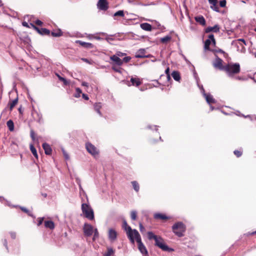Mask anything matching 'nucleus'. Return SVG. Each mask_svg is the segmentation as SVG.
<instances>
[{"label":"nucleus","mask_w":256,"mask_h":256,"mask_svg":"<svg viewBox=\"0 0 256 256\" xmlns=\"http://www.w3.org/2000/svg\"><path fill=\"white\" fill-rule=\"evenodd\" d=\"M30 137L32 138V139L33 140H36V134L34 132V131L33 130H30Z\"/></svg>","instance_id":"c03bdc74"},{"label":"nucleus","mask_w":256,"mask_h":256,"mask_svg":"<svg viewBox=\"0 0 256 256\" xmlns=\"http://www.w3.org/2000/svg\"><path fill=\"white\" fill-rule=\"evenodd\" d=\"M114 16H120L121 17H124V12L122 10H120L114 13Z\"/></svg>","instance_id":"58836bf2"},{"label":"nucleus","mask_w":256,"mask_h":256,"mask_svg":"<svg viewBox=\"0 0 256 256\" xmlns=\"http://www.w3.org/2000/svg\"><path fill=\"white\" fill-rule=\"evenodd\" d=\"M139 225H140V231L142 232H144L145 230V228H144V226H142V224L141 222H140Z\"/></svg>","instance_id":"603ef678"},{"label":"nucleus","mask_w":256,"mask_h":256,"mask_svg":"<svg viewBox=\"0 0 256 256\" xmlns=\"http://www.w3.org/2000/svg\"><path fill=\"white\" fill-rule=\"evenodd\" d=\"M141 28L146 31H151L152 30V26L151 24L148 23H143L140 24Z\"/></svg>","instance_id":"393cba45"},{"label":"nucleus","mask_w":256,"mask_h":256,"mask_svg":"<svg viewBox=\"0 0 256 256\" xmlns=\"http://www.w3.org/2000/svg\"><path fill=\"white\" fill-rule=\"evenodd\" d=\"M216 58L213 62V66L220 70H224V66L222 65L223 60L220 58H218L217 55H216Z\"/></svg>","instance_id":"9d476101"},{"label":"nucleus","mask_w":256,"mask_h":256,"mask_svg":"<svg viewBox=\"0 0 256 256\" xmlns=\"http://www.w3.org/2000/svg\"><path fill=\"white\" fill-rule=\"evenodd\" d=\"M63 154H64V156L66 160H68L69 158V156H68V154H66V152L64 150H63Z\"/></svg>","instance_id":"4d7b16f0"},{"label":"nucleus","mask_w":256,"mask_h":256,"mask_svg":"<svg viewBox=\"0 0 256 256\" xmlns=\"http://www.w3.org/2000/svg\"><path fill=\"white\" fill-rule=\"evenodd\" d=\"M166 78H167L168 80V81L171 80L170 74L166 75Z\"/></svg>","instance_id":"0e129e2a"},{"label":"nucleus","mask_w":256,"mask_h":256,"mask_svg":"<svg viewBox=\"0 0 256 256\" xmlns=\"http://www.w3.org/2000/svg\"><path fill=\"white\" fill-rule=\"evenodd\" d=\"M82 210L85 217L90 220L94 219V212L92 209L86 204H82Z\"/></svg>","instance_id":"20e7f679"},{"label":"nucleus","mask_w":256,"mask_h":256,"mask_svg":"<svg viewBox=\"0 0 256 256\" xmlns=\"http://www.w3.org/2000/svg\"><path fill=\"white\" fill-rule=\"evenodd\" d=\"M3 244H4V245L5 246V247L8 250V242H7L6 240L4 239V240H3Z\"/></svg>","instance_id":"6e6d98bb"},{"label":"nucleus","mask_w":256,"mask_h":256,"mask_svg":"<svg viewBox=\"0 0 256 256\" xmlns=\"http://www.w3.org/2000/svg\"><path fill=\"white\" fill-rule=\"evenodd\" d=\"M30 151H31L32 153L34 156L36 158H38V154H37V152H36V148H34V146L32 144H31L30 145Z\"/></svg>","instance_id":"2f4dec72"},{"label":"nucleus","mask_w":256,"mask_h":256,"mask_svg":"<svg viewBox=\"0 0 256 256\" xmlns=\"http://www.w3.org/2000/svg\"><path fill=\"white\" fill-rule=\"evenodd\" d=\"M117 237V232L113 229H110L108 230V238L111 241H114Z\"/></svg>","instance_id":"dca6fc26"},{"label":"nucleus","mask_w":256,"mask_h":256,"mask_svg":"<svg viewBox=\"0 0 256 256\" xmlns=\"http://www.w3.org/2000/svg\"><path fill=\"white\" fill-rule=\"evenodd\" d=\"M208 38H210L212 40L211 44H212L214 46H216V39L214 38V35L213 34H210V35H208Z\"/></svg>","instance_id":"c9c22d12"},{"label":"nucleus","mask_w":256,"mask_h":256,"mask_svg":"<svg viewBox=\"0 0 256 256\" xmlns=\"http://www.w3.org/2000/svg\"><path fill=\"white\" fill-rule=\"evenodd\" d=\"M120 54H118V56H123L124 54H125L121 53V52H120Z\"/></svg>","instance_id":"338daca9"},{"label":"nucleus","mask_w":256,"mask_h":256,"mask_svg":"<svg viewBox=\"0 0 256 256\" xmlns=\"http://www.w3.org/2000/svg\"><path fill=\"white\" fill-rule=\"evenodd\" d=\"M93 232H94V234L92 240L94 241L98 238L99 234L97 228L94 229Z\"/></svg>","instance_id":"e433bc0d"},{"label":"nucleus","mask_w":256,"mask_h":256,"mask_svg":"<svg viewBox=\"0 0 256 256\" xmlns=\"http://www.w3.org/2000/svg\"><path fill=\"white\" fill-rule=\"evenodd\" d=\"M30 25L34 30L41 35H50V30L46 28H38L34 24L32 23L30 24Z\"/></svg>","instance_id":"9b49d317"},{"label":"nucleus","mask_w":256,"mask_h":256,"mask_svg":"<svg viewBox=\"0 0 256 256\" xmlns=\"http://www.w3.org/2000/svg\"><path fill=\"white\" fill-rule=\"evenodd\" d=\"M145 50L144 49L140 50L136 54V58H148V56L144 55Z\"/></svg>","instance_id":"a878e982"},{"label":"nucleus","mask_w":256,"mask_h":256,"mask_svg":"<svg viewBox=\"0 0 256 256\" xmlns=\"http://www.w3.org/2000/svg\"><path fill=\"white\" fill-rule=\"evenodd\" d=\"M76 93L74 94V96L76 98L80 97V94L82 92L80 88H76Z\"/></svg>","instance_id":"ea45409f"},{"label":"nucleus","mask_w":256,"mask_h":256,"mask_svg":"<svg viewBox=\"0 0 256 256\" xmlns=\"http://www.w3.org/2000/svg\"><path fill=\"white\" fill-rule=\"evenodd\" d=\"M195 20L202 26L206 24V21L202 16H198L194 18Z\"/></svg>","instance_id":"aec40b11"},{"label":"nucleus","mask_w":256,"mask_h":256,"mask_svg":"<svg viewBox=\"0 0 256 256\" xmlns=\"http://www.w3.org/2000/svg\"><path fill=\"white\" fill-rule=\"evenodd\" d=\"M154 217L156 220H160L164 222H166L170 218V216L162 213H156L154 214Z\"/></svg>","instance_id":"ddd939ff"},{"label":"nucleus","mask_w":256,"mask_h":256,"mask_svg":"<svg viewBox=\"0 0 256 256\" xmlns=\"http://www.w3.org/2000/svg\"><path fill=\"white\" fill-rule=\"evenodd\" d=\"M171 39V37L169 36H166L160 38V42L163 44H166L169 42Z\"/></svg>","instance_id":"f704fd0d"},{"label":"nucleus","mask_w":256,"mask_h":256,"mask_svg":"<svg viewBox=\"0 0 256 256\" xmlns=\"http://www.w3.org/2000/svg\"><path fill=\"white\" fill-rule=\"evenodd\" d=\"M233 44H234L238 49H239V45H240L241 49L240 52H244L246 50V48H244V45H246V41L243 38L238 39L232 42V43Z\"/></svg>","instance_id":"1a4fd4ad"},{"label":"nucleus","mask_w":256,"mask_h":256,"mask_svg":"<svg viewBox=\"0 0 256 256\" xmlns=\"http://www.w3.org/2000/svg\"><path fill=\"white\" fill-rule=\"evenodd\" d=\"M82 86H86V87H88V83L86 82H82Z\"/></svg>","instance_id":"680f3d73"},{"label":"nucleus","mask_w":256,"mask_h":256,"mask_svg":"<svg viewBox=\"0 0 256 256\" xmlns=\"http://www.w3.org/2000/svg\"><path fill=\"white\" fill-rule=\"evenodd\" d=\"M130 82H132V85L135 86H138L142 83L140 80L138 78H131Z\"/></svg>","instance_id":"a211bd4d"},{"label":"nucleus","mask_w":256,"mask_h":256,"mask_svg":"<svg viewBox=\"0 0 256 256\" xmlns=\"http://www.w3.org/2000/svg\"><path fill=\"white\" fill-rule=\"evenodd\" d=\"M18 110L20 112V114H22V106H20L18 109Z\"/></svg>","instance_id":"e2e57ef3"},{"label":"nucleus","mask_w":256,"mask_h":256,"mask_svg":"<svg viewBox=\"0 0 256 256\" xmlns=\"http://www.w3.org/2000/svg\"><path fill=\"white\" fill-rule=\"evenodd\" d=\"M147 235L148 240H154L156 246L163 250H168V247L164 244V240L160 236L155 235L152 232H148Z\"/></svg>","instance_id":"f257e3e1"},{"label":"nucleus","mask_w":256,"mask_h":256,"mask_svg":"<svg viewBox=\"0 0 256 256\" xmlns=\"http://www.w3.org/2000/svg\"><path fill=\"white\" fill-rule=\"evenodd\" d=\"M130 217L132 220H135L137 218V212L135 210H132L130 213Z\"/></svg>","instance_id":"4c0bfd02"},{"label":"nucleus","mask_w":256,"mask_h":256,"mask_svg":"<svg viewBox=\"0 0 256 256\" xmlns=\"http://www.w3.org/2000/svg\"><path fill=\"white\" fill-rule=\"evenodd\" d=\"M77 44H78L86 48H92L94 47V45L90 42H82L81 40H78L76 41Z\"/></svg>","instance_id":"f3484780"},{"label":"nucleus","mask_w":256,"mask_h":256,"mask_svg":"<svg viewBox=\"0 0 256 256\" xmlns=\"http://www.w3.org/2000/svg\"><path fill=\"white\" fill-rule=\"evenodd\" d=\"M114 250L111 248H107V252L104 254V256H112L114 254Z\"/></svg>","instance_id":"473e14b6"},{"label":"nucleus","mask_w":256,"mask_h":256,"mask_svg":"<svg viewBox=\"0 0 256 256\" xmlns=\"http://www.w3.org/2000/svg\"><path fill=\"white\" fill-rule=\"evenodd\" d=\"M120 54H118V56H123L124 54H125L121 53V52H120Z\"/></svg>","instance_id":"774afa93"},{"label":"nucleus","mask_w":256,"mask_h":256,"mask_svg":"<svg viewBox=\"0 0 256 256\" xmlns=\"http://www.w3.org/2000/svg\"><path fill=\"white\" fill-rule=\"evenodd\" d=\"M204 96L207 102L209 104H215L216 102V100L210 94H205Z\"/></svg>","instance_id":"5701e85b"},{"label":"nucleus","mask_w":256,"mask_h":256,"mask_svg":"<svg viewBox=\"0 0 256 256\" xmlns=\"http://www.w3.org/2000/svg\"><path fill=\"white\" fill-rule=\"evenodd\" d=\"M234 153L238 158L240 157L242 155V151H241L240 150H235L234 152Z\"/></svg>","instance_id":"a19ab883"},{"label":"nucleus","mask_w":256,"mask_h":256,"mask_svg":"<svg viewBox=\"0 0 256 256\" xmlns=\"http://www.w3.org/2000/svg\"><path fill=\"white\" fill-rule=\"evenodd\" d=\"M172 78H174V79L175 80L178 81V82H180V80L181 78L180 74L178 71L172 72Z\"/></svg>","instance_id":"bb28decb"},{"label":"nucleus","mask_w":256,"mask_h":256,"mask_svg":"<svg viewBox=\"0 0 256 256\" xmlns=\"http://www.w3.org/2000/svg\"><path fill=\"white\" fill-rule=\"evenodd\" d=\"M6 125L10 132H12L14 130V124L12 120H8L6 122Z\"/></svg>","instance_id":"c85d7f7f"},{"label":"nucleus","mask_w":256,"mask_h":256,"mask_svg":"<svg viewBox=\"0 0 256 256\" xmlns=\"http://www.w3.org/2000/svg\"><path fill=\"white\" fill-rule=\"evenodd\" d=\"M82 98H83L84 100H88V98H88V95H86V94H82Z\"/></svg>","instance_id":"13d9d810"},{"label":"nucleus","mask_w":256,"mask_h":256,"mask_svg":"<svg viewBox=\"0 0 256 256\" xmlns=\"http://www.w3.org/2000/svg\"><path fill=\"white\" fill-rule=\"evenodd\" d=\"M51 35L54 37H60L62 36V32L60 30L58 29L56 32H52Z\"/></svg>","instance_id":"c756f323"},{"label":"nucleus","mask_w":256,"mask_h":256,"mask_svg":"<svg viewBox=\"0 0 256 256\" xmlns=\"http://www.w3.org/2000/svg\"><path fill=\"white\" fill-rule=\"evenodd\" d=\"M134 241L136 240L138 243V248L140 252L146 256L148 254V250L142 242L141 236L137 230L134 231Z\"/></svg>","instance_id":"7ed1b4c3"},{"label":"nucleus","mask_w":256,"mask_h":256,"mask_svg":"<svg viewBox=\"0 0 256 256\" xmlns=\"http://www.w3.org/2000/svg\"><path fill=\"white\" fill-rule=\"evenodd\" d=\"M112 69L116 72H119V73H120L121 72H120V68H118L117 67L116 65L114 64H112Z\"/></svg>","instance_id":"79ce46f5"},{"label":"nucleus","mask_w":256,"mask_h":256,"mask_svg":"<svg viewBox=\"0 0 256 256\" xmlns=\"http://www.w3.org/2000/svg\"><path fill=\"white\" fill-rule=\"evenodd\" d=\"M10 234L11 238L12 239H15L16 238V232H12L10 233Z\"/></svg>","instance_id":"864d4df0"},{"label":"nucleus","mask_w":256,"mask_h":256,"mask_svg":"<svg viewBox=\"0 0 256 256\" xmlns=\"http://www.w3.org/2000/svg\"><path fill=\"white\" fill-rule=\"evenodd\" d=\"M42 146L46 154L50 155L52 154V150L48 144L44 142L42 144Z\"/></svg>","instance_id":"412c9836"},{"label":"nucleus","mask_w":256,"mask_h":256,"mask_svg":"<svg viewBox=\"0 0 256 256\" xmlns=\"http://www.w3.org/2000/svg\"><path fill=\"white\" fill-rule=\"evenodd\" d=\"M132 185L134 189L136 192H138L140 190L139 184L136 181H132Z\"/></svg>","instance_id":"72a5a7b5"},{"label":"nucleus","mask_w":256,"mask_h":256,"mask_svg":"<svg viewBox=\"0 0 256 256\" xmlns=\"http://www.w3.org/2000/svg\"><path fill=\"white\" fill-rule=\"evenodd\" d=\"M57 76L59 79L60 80L61 82H62L65 84H68V82L66 81V78L60 76V75L58 74H57Z\"/></svg>","instance_id":"37998d69"},{"label":"nucleus","mask_w":256,"mask_h":256,"mask_svg":"<svg viewBox=\"0 0 256 256\" xmlns=\"http://www.w3.org/2000/svg\"><path fill=\"white\" fill-rule=\"evenodd\" d=\"M255 234H256V230L254 232H248L246 233V234L247 236H254Z\"/></svg>","instance_id":"5fc2aeb1"},{"label":"nucleus","mask_w":256,"mask_h":256,"mask_svg":"<svg viewBox=\"0 0 256 256\" xmlns=\"http://www.w3.org/2000/svg\"><path fill=\"white\" fill-rule=\"evenodd\" d=\"M226 0H222L220 2V5L221 7L224 8L226 6Z\"/></svg>","instance_id":"09e8293b"},{"label":"nucleus","mask_w":256,"mask_h":256,"mask_svg":"<svg viewBox=\"0 0 256 256\" xmlns=\"http://www.w3.org/2000/svg\"><path fill=\"white\" fill-rule=\"evenodd\" d=\"M35 24L38 26H41L43 24V22L41 20H37L35 21Z\"/></svg>","instance_id":"3c124183"},{"label":"nucleus","mask_w":256,"mask_h":256,"mask_svg":"<svg viewBox=\"0 0 256 256\" xmlns=\"http://www.w3.org/2000/svg\"><path fill=\"white\" fill-rule=\"evenodd\" d=\"M220 30V27L218 24H216L214 26H208L205 29L206 33H209L210 32H214L216 33L218 32Z\"/></svg>","instance_id":"2eb2a0df"},{"label":"nucleus","mask_w":256,"mask_h":256,"mask_svg":"<svg viewBox=\"0 0 256 256\" xmlns=\"http://www.w3.org/2000/svg\"><path fill=\"white\" fill-rule=\"evenodd\" d=\"M110 60L113 61L114 64H112L117 65L118 66H120L123 64V61L118 56L113 55L110 57Z\"/></svg>","instance_id":"4468645a"},{"label":"nucleus","mask_w":256,"mask_h":256,"mask_svg":"<svg viewBox=\"0 0 256 256\" xmlns=\"http://www.w3.org/2000/svg\"><path fill=\"white\" fill-rule=\"evenodd\" d=\"M131 60V57L130 56H126L124 57L123 60H122L123 61V62H130V60Z\"/></svg>","instance_id":"de8ad7c7"},{"label":"nucleus","mask_w":256,"mask_h":256,"mask_svg":"<svg viewBox=\"0 0 256 256\" xmlns=\"http://www.w3.org/2000/svg\"><path fill=\"white\" fill-rule=\"evenodd\" d=\"M209 3L212 5L210 8L216 12H219V8L217 5L218 0H208Z\"/></svg>","instance_id":"4be33fe9"},{"label":"nucleus","mask_w":256,"mask_h":256,"mask_svg":"<svg viewBox=\"0 0 256 256\" xmlns=\"http://www.w3.org/2000/svg\"><path fill=\"white\" fill-rule=\"evenodd\" d=\"M86 148L90 154L94 157L99 154L98 149L90 142H88L86 144Z\"/></svg>","instance_id":"0eeeda50"},{"label":"nucleus","mask_w":256,"mask_h":256,"mask_svg":"<svg viewBox=\"0 0 256 256\" xmlns=\"http://www.w3.org/2000/svg\"><path fill=\"white\" fill-rule=\"evenodd\" d=\"M22 24V26L28 28H30L28 24L26 22H24Z\"/></svg>","instance_id":"bf43d9fd"},{"label":"nucleus","mask_w":256,"mask_h":256,"mask_svg":"<svg viewBox=\"0 0 256 256\" xmlns=\"http://www.w3.org/2000/svg\"><path fill=\"white\" fill-rule=\"evenodd\" d=\"M224 70L228 74L229 76L232 77L240 72V65L238 63L228 64L224 66Z\"/></svg>","instance_id":"f03ea898"},{"label":"nucleus","mask_w":256,"mask_h":256,"mask_svg":"<svg viewBox=\"0 0 256 256\" xmlns=\"http://www.w3.org/2000/svg\"><path fill=\"white\" fill-rule=\"evenodd\" d=\"M83 232L86 236H90L92 234L94 231L93 226L88 223H85L83 226Z\"/></svg>","instance_id":"6e6552de"},{"label":"nucleus","mask_w":256,"mask_h":256,"mask_svg":"<svg viewBox=\"0 0 256 256\" xmlns=\"http://www.w3.org/2000/svg\"><path fill=\"white\" fill-rule=\"evenodd\" d=\"M20 209H21V210H22V212H26V213L28 214V215H30V210H28L27 208H26L22 207V208H20Z\"/></svg>","instance_id":"8fccbe9b"},{"label":"nucleus","mask_w":256,"mask_h":256,"mask_svg":"<svg viewBox=\"0 0 256 256\" xmlns=\"http://www.w3.org/2000/svg\"><path fill=\"white\" fill-rule=\"evenodd\" d=\"M97 6L100 10H106L108 8V4L106 0H99Z\"/></svg>","instance_id":"f8f14e48"},{"label":"nucleus","mask_w":256,"mask_h":256,"mask_svg":"<svg viewBox=\"0 0 256 256\" xmlns=\"http://www.w3.org/2000/svg\"><path fill=\"white\" fill-rule=\"evenodd\" d=\"M42 196L43 197H44V198H46V196H47V194H46V193H44V194L42 193Z\"/></svg>","instance_id":"69168bd1"},{"label":"nucleus","mask_w":256,"mask_h":256,"mask_svg":"<svg viewBox=\"0 0 256 256\" xmlns=\"http://www.w3.org/2000/svg\"><path fill=\"white\" fill-rule=\"evenodd\" d=\"M102 108V105L100 103H96L94 105V110L100 115L102 116L101 112L100 111V108Z\"/></svg>","instance_id":"7c9ffc66"},{"label":"nucleus","mask_w":256,"mask_h":256,"mask_svg":"<svg viewBox=\"0 0 256 256\" xmlns=\"http://www.w3.org/2000/svg\"><path fill=\"white\" fill-rule=\"evenodd\" d=\"M165 73L166 75L170 74V68L169 67H168L165 70Z\"/></svg>","instance_id":"052dcab7"},{"label":"nucleus","mask_w":256,"mask_h":256,"mask_svg":"<svg viewBox=\"0 0 256 256\" xmlns=\"http://www.w3.org/2000/svg\"><path fill=\"white\" fill-rule=\"evenodd\" d=\"M122 228H124V230L126 231L127 236L130 242L132 244H134V231L136 230H132V228L128 225V224L125 220H124L122 221Z\"/></svg>","instance_id":"423d86ee"},{"label":"nucleus","mask_w":256,"mask_h":256,"mask_svg":"<svg viewBox=\"0 0 256 256\" xmlns=\"http://www.w3.org/2000/svg\"><path fill=\"white\" fill-rule=\"evenodd\" d=\"M44 226L46 228L53 230L54 228V224L52 220H46L44 222Z\"/></svg>","instance_id":"b1692460"},{"label":"nucleus","mask_w":256,"mask_h":256,"mask_svg":"<svg viewBox=\"0 0 256 256\" xmlns=\"http://www.w3.org/2000/svg\"><path fill=\"white\" fill-rule=\"evenodd\" d=\"M44 218H38L37 219V220H38V226H40V225H41L42 222H43V221H44Z\"/></svg>","instance_id":"49530a36"},{"label":"nucleus","mask_w":256,"mask_h":256,"mask_svg":"<svg viewBox=\"0 0 256 256\" xmlns=\"http://www.w3.org/2000/svg\"><path fill=\"white\" fill-rule=\"evenodd\" d=\"M18 103V97H16L15 99L12 100H10L8 106L9 107L10 111L11 112L14 108V107Z\"/></svg>","instance_id":"6ab92c4d"},{"label":"nucleus","mask_w":256,"mask_h":256,"mask_svg":"<svg viewBox=\"0 0 256 256\" xmlns=\"http://www.w3.org/2000/svg\"><path fill=\"white\" fill-rule=\"evenodd\" d=\"M211 52L215 53V52H220V53H221V54H226L225 52L222 50V49H219L218 50H210Z\"/></svg>","instance_id":"a18cd8bd"},{"label":"nucleus","mask_w":256,"mask_h":256,"mask_svg":"<svg viewBox=\"0 0 256 256\" xmlns=\"http://www.w3.org/2000/svg\"><path fill=\"white\" fill-rule=\"evenodd\" d=\"M172 230L178 237H182L184 236V232L186 230V227L182 222H178L174 224Z\"/></svg>","instance_id":"39448f33"},{"label":"nucleus","mask_w":256,"mask_h":256,"mask_svg":"<svg viewBox=\"0 0 256 256\" xmlns=\"http://www.w3.org/2000/svg\"><path fill=\"white\" fill-rule=\"evenodd\" d=\"M212 40L208 38L204 42V49L206 50L210 51L212 49H210V46L211 44Z\"/></svg>","instance_id":"cd10ccee"}]
</instances>
